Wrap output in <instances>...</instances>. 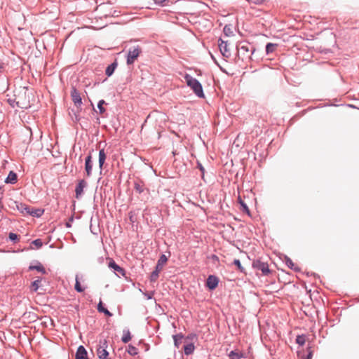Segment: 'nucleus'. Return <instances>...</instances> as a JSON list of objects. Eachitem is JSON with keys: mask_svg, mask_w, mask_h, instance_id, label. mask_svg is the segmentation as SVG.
Masks as SVG:
<instances>
[{"mask_svg": "<svg viewBox=\"0 0 359 359\" xmlns=\"http://www.w3.org/2000/svg\"><path fill=\"white\" fill-rule=\"evenodd\" d=\"M306 340V337L305 335H298L296 338V343L299 346H303Z\"/></svg>", "mask_w": 359, "mask_h": 359, "instance_id": "72a5a7b5", "label": "nucleus"}, {"mask_svg": "<svg viewBox=\"0 0 359 359\" xmlns=\"http://www.w3.org/2000/svg\"><path fill=\"white\" fill-rule=\"evenodd\" d=\"M137 212L135 210H131L128 212L130 222L133 224L137 222Z\"/></svg>", "mask_w": 359, "mask_h": 359, "instance_id": "c85d7f7f", "label": "nucleus"}, {"mask_svg": "<svg viewBox=\"0 0 359 359\" xmlns=\"http://www.w3.org/2000/svg\"><path fill=\"white\" fill-rule=\"evenodd\" d=\"M184 335L182 333L176 334L172 336L174 340V345L176 348H179L182 343V340L184 339Z\"/></svg>", "mask_w": 359, "mask_h": 359, "instance_id": "4be33fe9", "label": "nucleus"}, {"mask_svg": "<svg viewBox=\"0 0 359 359\" xmlns=\"http://www.w3.org/2000/svg\"><path fill=\"white\" fill-rule=\"evenodd\" d=\"M277 47V44L272 43H268L266 46V53L267 55L272 53L275 51L276 48Z\"/></svg>", "mask_w": 359, "mask_h": 359, "instance_id": "cd10ccee", "label": "nucleus"}, {"mask_svg": "<svg viewBox=\"0 0 359 359\" xmlns=\"http://www.w3.org/2000/svg\"><path fill=\"white\" fill-rule=\"evenodd\" d=\"M252 267L255 271H261L262 276H268L271 273L268 263L262 262L260 259L254 260Z\"/></svg>", "mask_w": 359, "mask_h": 359, "instance_id": "20e7f679", "label": "nucleus"}, {"mask_svg": "<svg viewBox=\"0 0 359 359\" xmlns=\"http://www.w3.org/2000/svg\"><path fill=\"white\" fill-rule=\"evenodd\" d=\"M194 339H197V334H194V333H191V334H189L187 337H186V340H190V341H192Z\"/></svg>", "mask_w": 359, "mask_h": 359, "instance_id": "37998d69", "label": "nucleus"}, {"mask_svg": "<svg viewBox=\"0 0 359 359\" xmlns=\"http://www.w3.org/2000/svg\"><path fill=\"white\" fill-rule=\"evenodd\" d=\"M167 261H168L167 256L164 254L161 255L160 256L159 259H158V262H157L155 269H158L159 271H161L163 265L167 262Z\"/></svg>", "mask_w": 359, "mask_h": 359, "instance_id": "a211bd4d", "label": "nucleus"}, {"mask_svg": "<svg viewBox=\"0 0 359 359\" xmlns=\"http://www.w3.org/2000/svg\"><path fill=\"white\" fill-rule=\"evenodd\" d=\"M18 180V175L17 174L13 171H10L8 176L5 179V183L6 184H14L17 182Z\"/></svg>", "mask_w": 359, "mask_h": 359, "instance_id": "dca6fc26", "label": "nucleus"}, {"mask_svg": "<svg viewBox=\"0 0 359 359\" xmlns=\"http://www.w3.org/2000/svg\"><path fill=\"white\" fill-rule=\"evenodd\" d=\"M32 243L36 246L37 248H40L43 245V242L40 238H37L32 241Z\"/></svg>", "mask_w": 359, "mask_h": 359, "instance_id": "a19ab883", "label": "nucleus"}, {"mask_svg": "<svg viewBox=\"0 0 359 359\" xmlns=\"http://www.w3.org/2000/svg\"><path fill=\"white\" fill-rule=\"evenodd\" d=\"M74 289L78 292H82L84 291V288L83 287H81L80 282L79 280L78 275L76 276Z\"/></svg>", "mask_w": 359, "mask_h": 359, "instance_id": "7c9ffc66", "label": "nucleus"}, {"mask_svg": "<svg viewBox=\"0 0 359 359\" xmlns=\"http://www.w3.org/2000/svg\"><path fill=\"white\" fill-rule=\"evenodd\" d=\"M132 339L130 332L128 328H125L123 330V336L121 337L122 342L126 344Z\"/></svg>", "mask_w": 359, "mask_h": 359, "instance_id": "412c9836", "label": "nucleus"}, {"mask_svg": "<svg viewBox=\"0 0 359 359\" xmlns=\"http://www.w3.org/2000/svg\"><path fill=\"white\" fill-rule=\"evenodd\" d=\"M250 4H253L256 5L262 4L265 0H246Z\"/></svg>", "mask_w": 359, "mask_h": 359, "instance_id": "c03bdc74", "label": "nucleus"}, {"mask_svg": "<svg viewBox=\"0 0 359 359\" xmlns=\"http://www.w3.org/2000/svg\"><path fill=\"white\" fill-rule=\"evenodd\" d=\"M8 237H9V239L11 240V241H12L13 243H17L19 241L18 235L15 233H13V232H11L9 233Z\"/></svg>", "mask_w": 359, "mask_h": 359, "instance_id": "58836bf2", "label": "nucleus"}, {"mask_svg": "<svg viewBox=\"0 0 359 359\" xmlns=\"http://www.w3.org/2000/svg\"><path fill=\"white\" fill-rule=\"evenodd\" d=\"M75 359H88V353L83 346L80 345L78 347L75 355Z\"/></svg>", "mask_w": 359, "mask_h": 359, "instance_id": "ddd939ff", "label": "nucleus"}, {"mask_svg": "<svg viewBox=\"0 0 359 359\" xmlns=\"http://www.w3.org/2000/svg\"><path fill=\"white\" fill-rule=\"evenodd\" d=\"M4 68L2 65H0V73L1 72V69Z\"/></svg>", "mask_w": 359, "mask_h": 359, "instance_id": "8fccbe9b", "label": "nucleus"}, {"mask_svg": "<svg viewBox=\"0 0 359 359\" xmlns=\"http://www.w3.org/2000/svg\"><path fill=\"white\" fill-rule=\"evenodd\" d=\"M133 184H134V189L135 190V191L137 194H143L144 195H147V196L149 195V193H150L149 189L145 187V184L142 180H141L140 179L135 180L133 182Z\"/></svg>", "mask_w": 359, "mask_h": 359, "instance_id": "423d86ee", "label": "nucleus"}, {"mask_svg": "<svg viewBox=\"0 0 359 359\" xmlns=\"http://www.w3.org/2000/svg\"><path fill=\"white\" fill-rule=\"evenodd\" d=\"M41 281V278H39L31 283V290L32 292H36L39 287V283Z\"/></svg>", "mask_w": 359, "mask_h": 359, "instance_id": "c756f323", "label": "nucleus"}, {"mask_svg": "<svg viewBox=\"0 0 359 359\" xmlns=\"http://www.w3.org/2000/svg\"><path fill=\"white\" fill-rule=\"evenodd\" d=\"M297 355L301 359H311L312 351L309 348L306 357H305V355L304 353H302L300 351H297Z\"/></svg>", "mask_w": 359, "mask_h": 359, "instance_id": "e433bc0d", "label": "nucleus"}, {"mask_svg": "<svg viewBox=\"0 0 359 359\" xmlns=\"http://www.w3.org/2000/svg\"><path fill=\"white\" fill-rule=\"evenodd\" d=\"M285 264L287 266V267L289 269H292V259H290V258H289L287 256L285 257Z\"/></svg>", "mask_w": 359, "mask_h": 359, "instance_id": "49530a36", "label": "nucleus"}, {"mask_svg": "<svg viewBox=\"0 0 359 359\" xmlns=\"http://www.w3.org/2000/svg\"><path fill=\"white\" fill-rule=\"evenodd\" d=\"M128 353L132 356H135L138 354V349L132 344L128 346L127 351Z\"/></svg>", "mask_w": 359, "mask_h": 359, "instance_id": "bb28decb", "label": "nucleus"}, {"mask_svg": "<svg viewBox=\"0 0 359 359\" xmlns=\"http://www.w3.org/2000/svg\"><path fill=\"white\" fill-rule=\"evenodd\" d=\"M104 104H106V102L104 100H100L97 103V108L100 114H103L106 111L105 108L103 107Z\"/></svg>", "mask_w": 359, "mask_h": 359, "instance_id": "c9c22d12", "label": "nucleus"}, {"mask_svg": "<svg viewBox=\"0 0 359 359\" xmlns=\"http://www.w3.org/2000/svg\"><path fill=\"white\" fill-rule=\"evenodd\" d=\"M233 264L237 266L238 270L241 272H245V269L242 266L241 261L238 259L233 260Z\"/></svg>", "mask_w": 359, "mask_h": 359, "instance_id": "4c0bfd02", "label": "nucleus"}, {"mask_svg": "<svg viewBox=\"0 0 359 359\" xmlns=\"http://www.w3.org/2000/svg\"><path fill=\"white\" fill-rule=\"evenodd\" d=\"M219 283V278L215 276V275H210L206 281V286L210 290H215Z\"/></svg>", "mask_w": 359, "mask_h": 359, "instance_id": "f8f14e48", "label": "nucleus"}, {"mask_svg": "<svg viewBox=\"0 0 359 359\" xmlns=\"http://www.w3.org/2000/svg\"><path fill=\"white\" fill-rule=\"evenodd\" d=\"M28 215L35 217H40L43 214V210L39 208H32L29 212H27Z\"/></svg>", "mask_w": 359, "mask_h": 359, "instance_id": "b1692460", "label": "nucleus"}, {"mask_svg": "<svg viewBox=\"0 0 359 359\" xmlns=\"http://www.w3.org/2000/svg\"><path fill=\"white\" fill-rule=\"evenodd\" d=\"M228 356L229 359H241L245 357L244 353H243L242 352L237 351L236 350L231 351L229 353Z\"/></svg>", "mask_w": 359, "mask_h": 359, "instance_id": "aec40b11", "label": "nucleus"}, {"mask_svg": "<svg viewBox=\"0 0 359 359\" xmlns=\"http://www.w3.org/2000/svg\"><path fill=\"white\" fill-rule=\"evenodd\" d=\"M7 102L12 107H15L17 105L20 108H27V107L22 106L19 101L16 102L15 99L9 98L7 100Z\"/></svg>", "mask_w": 359, "mask_h": 359, "instance_id": "2f4dec72", "label": "nucleus"}, {"mask_svg": "<svg viewBox=\"0 0 359 359\" xmlns=\"http://www.w3.org/2000/svg\"><path fill=\"white\" fill-rule=\"evenodd\" d=\"M28 270L29 271L36 270V271L41 273L42 274H46L47 273L46 269L42 265V264L41 262H39V261H36V264L35 265H33V264L29 265V266L28 268Z\"/></svg>", "mask_w": 359, "mask_h": 359, "instance_id": "4468645a", "label": "nucleus"}, {"mask_svg": "<svg viewBox=\"0 0 359 359\" xmlns=\"http://www.w3.org/2000/svg\"><path fill=\"white\" fill-rule=\"evenodd\" d=\"M17 208L21 213L26 215H28L27 212H29L30 210L29 207L25 203H20L17 205Z\"/></svg>", "mask_w": 359, "mask_h": 359, "instance_id": "393cba45", "label": "nucleus"}, {"mask_svg": "<svg viewBox=\"0 0 359 359\" xmlns=\"http://www.w3.org/2000/svg\"><path fill=\"white\" fill-rule=\"evenodd\" d=\"M155 1H156V3H158V4H161V5L164 6L165 4H163V3L164 1H165V0H160V1H158V0H155Z\"/></svg>", "mask_w": 359, "mask_h": 359, "instance_id": "09e8293b", "label": "nucleus"}, {"mask_svg": "<svg viewBox=\"0 0 359 359\" xmlns=\"http://www.w3.org/2000/svg\"><path fill=\"white\" fill-rule=\"evenodd\" d=\"M109 344L106 339H100L96 350L97 355L99 359H111L109 353L107 351Z\"/></svg>", "mask_w": 359, "mask_h": 359, "instance_id": "f03ea898", "label": "nucleus"}, {"mask_svg": "<svg viewBox=\"0 0 359 359\" xmlns=\"http://www.w3.org/2000/svg\"><path fill=\"white\" fill-rule=\"evenodd\" d=\"M106 158H107V155L104 151V149H100L99 151V159H98L99 168L100 170V172H102V171L103 170V167H104V164L106 161Z\"/></svg>", "mask_w": 359, "mask_h": 359, "instance_id": "2eb2a0df", "label": "nucleus"}, {"mask_svg": "<svg viewBox=\"0 0 359 359\" xmlns=\"http://www.w3.org/2000/svg\"><path fill=\"white\" fill-rule=\"evenodd\" d=\"M117 66H118L117 61L115 60L114 62H113L111 64H110L109 65H108L107 67V68L105 69V74L108 77L111 76L114 74V72L115 69H116Z\"/></svg>", "mask_w": 359, "mask_h": 359, "instance_id": "f3484780", "label": "nucleus"}, {"mask_svg": "<svg viewBox=\"0 0 359 359\" xmlns=\"http://www.w3.org/2000/svg\"><path fill=\"white\" fill-rule=\"evenodd\" d=\"M223 32L226 36H230L233 35V31L230 25H225L223 29Z\"/></svg>", "mask_w": 359, "mask_h": 359, "instance_id": "f704fd0d", "label": "nucleus"}, {"mask_svg": "<svg viewBox=\"0 0 359 359\" xmlns=\"http://www.w3.org/2000/svg\"><path fill=\"white\" fill-rule=\"evenodd\" d=\"M208 259L212 260L213 263H219V259L217 255L212 254L210 257H208Z\"/></svg>", "mask_w": 359, "mask_h": 359, "instance_id": "79ce46f5", "label": "nucleus"}, {"mask_svg": "<svg viewBox=\"0 0 359 359\" xmlns=\"http://www.w3.org/2000/svg\"><path fill=\"white\" fill-rule=\"evenodd\" d=\"M88 186V183L85 180H79L75 187V197L77 199L81 198L83 194L84 189Z\"/></svg>", "mask_w": 359, "mask_h": 359, "instance_id": "0eeeda50", "label": "nucleus"}, {"mask_svg": "<svg viewBox=\"0 0 359 359\" xmlns=\"http://www.w3.org/2000/svg\"><path fill=\"white\" fill-rule=\"evenodd\" d=\"M196 168L200 170V171L201 172V177L203 178L205 174V168L199 161H197Z\"/></svg>", "mask_w": 359, "mask_h": 359, "instance_id": "ea45409f", "label": "nucleus"}, {"mask_svg": "<svg viewBox=\"0 0 359 359\" xmlns=\"http://www.w3.org/2000/svg\"><path fill=\"white\" fill-rule=\"evenodd\" d=\"M184 79L186 81L187 85L193 90L197 97L200 98L205 97L203 86L198 80L189 74H186Z\"/></svg>", "mask_w": 359, "mask_h": 359, "instance_id": "f257e3e1", "label": "nucleus"}, {"mask_svg": "<svg viewBox=\"0 0 359 359\" xmlns=\"http://www.w3.org/2000/svg\"><path fill=\"white\" fill-rule=\"evenodd\" d=\"M97 311L100 313H104L107 316H112V313L107 309L102 306V302H100V303L97 304Z\"/></svg>", "mask_w": 359, "mask_h": 359, "instance_id": "a878e982", "label": "nucleus"}, {"mask_svg": "<svg viewBox=\"0 0 359 359\" xmlns=\"http://www.w3.org/2000/svg\"><path fill=\"white\" fill-rule=\"evenodd\" d=\"M284 75H285V79L288 81V77H287V74H286V73H284Z\"/></svg>", "mask_w": 359, "mask_h": 359, "instance_id": "3c124183", "label": "nucleus"}, {"mask_svg": "<svg viewBox=\"0 0 359 359\" xmlns=\"http://www.w3.org/2000/svg\"><path fill=\"white\" fill-rule=\"evenodd\" d=\"M108 266L110 269H114V271L117 273L116 275L119 276L121 275V276H126V270L121 267L119 265H118L115 261L112 259H109V262L108 263Z\"/></svg>", "mask_w": 359, "mask_h": 359, "instance_id": "9d476101", "label": "nucleus"}, {"mask_svg": "<svg viewBox=\"0 0 359 359\" xmlns=\"http://www.w3.org/2000/svg\"><path fill=\"white\" fill-rule=\"evenodd\" d=\"M238 202L240 204V210L243 212L246 213L248 215L250 216V211L247 205V204L241 199L240 196L238 198Z\"/></svg>", "mask_w": 359, "mask_h": 359, "instance_id": "6ab92c4d", "label": "nucleus"}, {"mask_svg": "<svg viewBox=\"0 0 359 359\" xmlns=\"http://www.w3.org/2000/svg\"><path fill=\"white\" fill-rule=\"evenodd\" d=\"M73 220H74L73 217H71L69 218V222H67L66 223V224H65V225H66V226H67V228L71 227V226H72V225H71V222H72Z\"/></svg>", "mask_w": 359, "mask_h": 359, "instance_id": "de8ad7c7", "label": "nucleus"}, {"mask_svg": "<svg viewBox=\"0 0 359 359\" xmlns=\"http://www.w3.org/2000/svg\"><path fill=\"white\" fill-rule=\"evenodd\" d=\"M72 118L74 121L78 122L80 120L79 111L74 112V116H72Z\"/></svg>", "mask_w": 359, "mask_h": 359, "instance_id": "a18cd8bd", "label": "nucleus"}, {"mask_svg": "<svg viewBox=\"0 0 359 359\" xmlns=\"http://www.w3.org/2000/svg\"><path fill=\"white\" fill-rule=\"evenodd\" d=\"M71 97L75 106L78 108H80L82 104V98L79 92L75 87H72V88Z\"/></svg>", "mask_w": 359, "mask_h": 359, "instance_id": "1a4fd4ad", "label": "nucleus"}, {"mask_svg": "<svg viewBox=\"0 0 359 359\" xmlns=\"http://www.w3.org/2000/svg\"><path fill=\"white\" fill-rule=\"evenodd\" d=\"M195 346L193 343H189L184 346V353L186 355H189L194 352Z\"/></svg>", "mask_w": 359, "mask_h": 359, "instance_id": "5701e85b", "label": "nucleus"}, {"mask_svg": "<svg viewBox=\"0 0 359 359\" xmlns=\"http://www.w3.org/2000/svg\"><path fill=\"white\" fill-rule=\"evenodd\" d=\"M93 165V156L91 151H90L85 158V171L87 177H90L92 175Z\"/></svg>", "mask_w": 359, "mask_h": 359, "instance_id": "6e6552de", "label": "nucleus"}, {"mask_svg": "<svg viewBox=\"0 0 359 359\" xmlns=\"http://www.w3.org/2000/svg\"><path fill=\"white\" fill-rule=\"evenodd\" d=\"M141 53L142 49L139 46L130 48L127 53V65H133L135 62V61L137 59Z\"/></svg>", "mask_w": 359, "mask_h": 359, "instance_id": "7ed1b4c3", "label": "nucleus"}, {"mask_svg": "<svg viewBox=\"0 0 359 359\" xmlns=\"http://www.w3.org/2000/svg\"><path fill=\"white\" fill-rule=\"evenodd\" d=\"M255 50V48L249 43L242 42L238 46V54H241L243 57H249L248 54L250 52L252 54Z\"/></svg>", "mask_w": 359, "mask_h": 359, "instance_id": "39448f33", "label": "nucleus"}, {"mask_svg": "<svg viewBox=\"0 0 359 359\" xmlns=\"http://www.w3.org/2000/svg\"><path fill=\"white\" fill-rule=\"evenodd\" d=\"M219 48L224 57H229L231 55L230 50L228 48L227 41H223L222 39H219Z\"/></svg>", "mask_w": 359, "mask_h": 359, "instance_id": "9b49d317", "label": "nucleus"}, {"mask_svg": "<svg viewBox=\"0 0 359 359\" xmlns=\"http://www.w3.org/2000/svg\"><path fill=\"white\" fill-rule=\"evenodd\" d=\"M161 271L158 269H154V271L151 273L150 276V281L151 282H156L159 276V273Z\"/></svg>", "mask_w": 359, "mask_h": 359, "instance_id": "473e14b6", "label": "nucleus"}]
</instances>
